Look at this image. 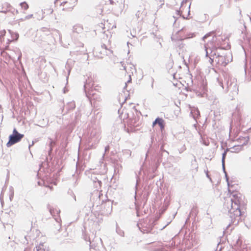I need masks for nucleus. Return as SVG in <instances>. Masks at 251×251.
<instances>
[{
    "mask_svg": "<svg viewBox=\"0 0 251 251\" xmlns=\"http://www.w3.org/2000/svg\"><path fill=\"white\" fill-rule=\"evenodd\" d=\"M238 141L241 144L240 145H242L243 147L248 143L249 137L248 136L240 137L238 139Z\"/></svg>",
    "mask_w": 251,
    "mask_h": 251,
    "instance_id": "nucleus-8",
    "label": "nucleus"
},
{
    "mask_svg": "<svg viewBox=\"0 0 251 251\" xmlns=\"http://www.w3.org/2000/svg\"><path fill=\"white\" fill-rule=\"evenodd\" d=\"M47 188H49L50 190H52L53 188L51 186H47Z\"/></svg>",
    "mask_w": 251,
    "mask_h": 251,
    "instance_id": "nucleus-17",
    "label": "nucleus"
},
{
    "mask_svg": "<svg viewBox=\"0 0 251 251\" xmlns=\"http://www.w3.org/2000/svg\"><path fill=\"white\" fill-rule=\"evenodd\" d=\"M213 49L216 50L217 49V47H214V48H213Z\"/></svg>",
    "mask_w": 251,
    "mask_h": 251,
    "instance_id": "nucleus-18",
    "label": "nucleus"
},
{
    "mask_svg": "<svg viewBox=\"0 0 251 251\" xmlns=\"http://www.w3.org/2000/svg\"><path fill=\"white\" fill-rule=\"evenodd\" d=\"M83 27L81 25H76L73 27L74 32L76 33H80L83 30Z\"/></svg>",
    "mask_w": 251,
    "mask_h": 251,
    "instance_id": "nucleus-9",
    "label": "nucleus"
},
{
    "mask_svg": "<svg viewBox=\"0 0 251 251\" xmlns=\"http://www.w3.org/2000/svg\"><path fill=\"white\" fill-rule=\"evenodd\" d=\"M243 150V147L242 145H235L229 149H227V151H230L232 153H239Z\"/></svg>",
    "mask_w": 251,
    "mask_h": 251,
    "instance_id": "nucleus-6",
    "label": "nucleus"
},
{
    "mask_svg": "<svg viewBox=\"0 0 251 251\" xmlns=\"http://www.w3.org/2000/svg\"><path fill=\"white\" fill-rule=\"evenodd\" d=\"M205 51H206V56L208 57V49H210V47L209 45V44L207 43L205 45Z\"/></svg>",
    "mask_w": 251,
    "mask_h": 251,
    "instance_id": "nucleus-13",
    "label": "nucleus"
},
{
    "mask_svg": "<svg viewBox=\"0 0 251 251\" xmlns=\"http://www.w3.org/2000/svg\"><path fill=\"white\" fill-rule=\"evenodd\" d=\"M240 198L236 195H233L229 203L230 208L229 207L228 202H225L224 203V205L228 209L230 217L235 220L237 219L238 221L241 219L242 215L241 211L240 209Z\"/></svg>",
    "mask_w": 251,
    "mask_h": 251,
    "instance_id": "nucleus-1",
    "label": "nucleus"
},
{
    "mask_svg": "<svg viewBox=\"0 0 251 251\" xmlns=\"http://www.w3.org/2000/svg\"><path fill=\"white\" fill-rule=\"evenodd\" d=\"M214 33H215V32L214 31H212V32H209V33L206 34L204 36H203V40H204L206 38H207V37H208L209 36H211Z\"/></svg>",
    "mask_w": 251,
    "mask_h": 251,
    "instance_id": "nucleus-14",
    "label": "nucleus"
},
{
    "mask_svg": "<svg viewBox=\"0 0 251 251\" xmlns=\"http://www.w3.org/2000/svg\"><path fill=\"white\" fill-rule=\"evenodd\" d=\"M24 137V135L19 133L18 131L14 128L13 130L12 134L9 137V141L6 144L7 147H10L13 145L20 142Z\"/></svg>",
    "mask_w": 251,
    "mask_h": 251,
    "instance_id": "nucleus-2",
    "label": "nucleus"
},
{
    "mask_svg": "<svg viewBox=\"0 0 251 251\" xmlns=\"http://www.w3.org/2000/svg\"><path fill=\"white\" fill-rule=\"evenodd\" d=\"M32 15H28L26 16L25 17L24 19H25V20H26V19H30V18H32Z\"/></svg>",
    "mask_w": 251,
    "mask_h": 251,
    "instance_id": "nucleus-16",
    "label": "nucleus"
},
{
    "mask_svg": "<svg viewBox=\"0 0 251 251\" xmlns=\"http://www.w3.org/2000/svg\"><path fill=\"white\" fill-rule=\"evenodd\" d=\"M107 50V49L105 47L102 46L101 48L96 52V56L99 58H103L106 55Z\"/></svg>",
    "mask_w": 251,
    "mask_h": 251,
    "instance_id": "nucleus-5",
    "label": "nucleus"
},
{
    "mask_svg": "<svg viewBox=\"0 0 251 251\" xmlns=\"http://www.w3.org/2000/svg\"><path fill=\"white\" fill-rule=\"evenodd\" d=\"M215 61L219 66H225L226 63L225 62V57L224 56L218 55L215 56Z\"/></svg>",
    "mask_w": 251,
    "mask_h": 251,
    "instance_id": "nucleus-4",
    "label": "nucleus"
},
{
    "mask_svg": "<svg viewBox=\"0 0 251 251\" xmlns=\"http://www.w3.org/2000/svg\"><path fill=\"white\" fill-rule=\"evenodd\" d=\"M227 150L225 151L224 153L223 154V156H222V161H223V163H224V162H225V159L226 158V152H227Z\"/></svg>",
    "mask_w": 251,
    "mask_h": 251,
    "instance_id": "nucleus-15",
    "label": "nucleus"
},
{
    "mask_svg": "<svg viewBox=\"0 0 251 251\" xmlns=\"http://www.w3.org/2000/svg\"><path fill=\"white\" fill-rule=\"evenodd\" d=\"M37 251H49L48 249L43 244H40L36 247Z\"/></svg>",
    "mask_w": 251,
    "mask_h": 251,
    "instance_id": "nucleus-10",
    "label": "nucleus"
},
{
    "mask_svg": "<svg viewBox=\"0 0 251 251\" xmlns=\"http://www.w3.org/2000/svg\"><path fill=\"white\" fill-rule=\"evenodd\" d=\"M211 54L210 55L211 56L213 57V58H210V63H211V64H212V63H213L214 61H215V56H216V53L215 51L212 50L211 52Z\"/></svg>",
    "mask_w": 251,
    "mask_h": 251,
    "instance_id": "nucleus-12",
    "label": "nucleus"
},
{
    "mask_svg": "<svg viewBox=\"0 0 251 251\" xmlns=\"http://www.w3.org/2000/svg\"><path fill=\"white\" fill-rule=\"evenodd\" d=\"M157 124H158L161 129L164 128V121L162 119L159 118H156V120L153 122L152 126H154Z\"/></svg>",
    "mask_w": 251,
    "mask_h": 251,
    "instance_id": "nucleus-7",
    "label": "nucleus"
},
{
    "mask_svg": "<svg viewBox=\"0 0 251 251\" xmlns=\"http://www.w3.org/2000/svg\"><path fill=\"white\" fill-rule=\"evenodd\" d=\"M2 12L6 13L8 11L12 12L14 14H18V11L17 10H15L10 4L7 2H5L2 4Z\"/></svg>",
    "mask_w": 251,
    "mask_h": 251,
    "instance_id": "nucleus-3",
    "label": "nucleus"
},
{
    "mask_svg": "<svg viewBox=\"0 0 251 251\" xmlns=\"http://www.w3.org/2000/svg\"><path fill=\"white\" fill-rule=\"evenodd\" d=\"M20 6L22 9L24 11L26 10L29 7L28 4L25 2L21 3Z\"/></svg>",
    "mask_w": 251,
    "mask_h": 251,
    "instance_id": "nucleus-11",
    "label": "nucleus"
},
{
    "mask_svg": "<svg viewBox=\"0 0 251 251\" xmlns=\"http://www.w3.org/2000/svg\"><path fill=\"white\" fill-rule=\"evenodd\" d=\"M50 212L51 213V214H52V211H51V209L50 210Z\"/></svg>",
    "mask_w": 251,
    "mask_h": 251,
    "instance_id": "nucleus-19",
    "label": "nucleus"
}]
</instances>
